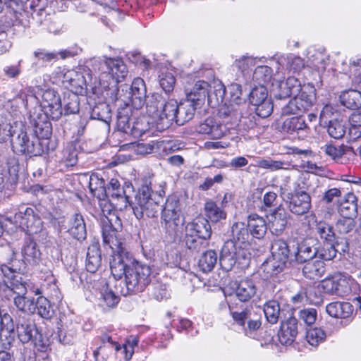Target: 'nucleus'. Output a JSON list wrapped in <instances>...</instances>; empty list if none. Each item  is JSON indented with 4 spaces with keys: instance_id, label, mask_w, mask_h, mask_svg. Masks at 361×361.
I'll return each instance as SVG.
<instances>
[{
    "instance_id": "nucleus-1",
    "label": "nucleus",
    "mask_w": 361,
    "mask_h": 361,
    "mask_svg": "<svg viewBox=\"0 0 361 361\" xmlns=\"http://www.w3.org/2000/svg\"><path fill=\"white\" fill-rule=\"evenodd\" d=\"M106 197L110 201L120 202V209H126L130 205L137 219L154 218L159 210V200L164 195L161 190L159 195L154 192L147 183L141 185L131 200V194L134 192L133 186L130 183L121 185L117 179L112 178L106 185Z\"/></svg>"
},
{
    "instance_id": "nucleus-2",
    "label": "nucleus",
    "mask_w": 361,
    "mask_h": 361,
    "mask_svg": "<svg viewBox=\"0 0 361 361\" xmlns=\"http://www.w3.org/2000/svg\"><path fill=\"white\" fill-rule=\"evenodd\" d=\"M111 272L115 279L125 277L126 288L120 293L124 296L143 292L152 279L151 267L137 261L132 255H118L111 262Z\"/></svg>"
},
{
    "instance_id": "nucleus-3",
    "label": "nucleus",
    "mask_w": 361,
    "mask_h": 361,
    "mask_svg": "<svg viewBox=\"0 0 361 361\" xmlns=\"http://www.w3.org/2000/svg\"><path fill=\"white\" fill-rule=\"evenodd\" d=\"M100 225L103 243L104 245H108L112 250L113 255L110 259V264L114 257L124 255H132L126 251L123 242L117 236L118 230L121 227V222L116 215L109 214V216H102L100 218Z\"/></svg>"
},
{
    "instance_id": "nucleus-4",
    "label": "nucleus",
    "mask_w": 361,
    "mask_h": 361,
    "mask_svg": "<svg viewBox=\"0 0 361 361\" xmlns=\"http://www.w3.org/2000/svg\"><path fill=\"white\" fill-rule=\"evenodd\" d=\"M16 322L18 336L23 343L31 342L37 350H47L49 341L42 335L32 319L27 316L19 315L16 319Z\"/></svg>"
},
{
    "instance_id": "nucleus-5",
    "label": "nucleus",
    "mask_w": 361,
    "mask_h": 361,
    "mask_svg": "<svg viewBox=\"0 0 361 361\" xmlns=\"http://www.w3.org/2000/svg\"><path fill=\"white\" fill-rule=\"evenodd\" d=\"M250 258V253L247 248L227 240L224 243L219 257V264L222 269L231 271L238 262L240 264H247Z\"/></svg>"
},
{
    "instance_id": "nucleus-6",
    "label": "nucleus",
    "mask_w": 361,
    "mask_h": 361,
    "mask_svg": "<svg viewBox=\"0 0 361 361\" xmlns=\"http://www.w3.org/2000/svg\"><path fill=\"white\" fill-rule=\"evenodd\" d=\"M11 147L16 154L29 157L40 156L43 154L42 144L31 130L22 128L17 136L11 140Z\"/></svg>"
},
{
    "instance_id": "nucleus-7",
    "label": "nucleus",
    "mask_w": 361,
    "mask_h": 361,
    "mask_svg": "<svg viewBox=\"0 0 361 361\" xmlns=\"http://www.w3.org/2000/svg\"><path fill=\"white\" fill-rule=\"evenodd\" d=\"M316 102L314 86H304L301 92L281 108L282 115L300 114L308 111Z\"/></svg>"
},
{
    "instance_id": "nucleus-8",
    "label": "nucleus",
    "mask_w": 361,
    "mask_h": 361,
    "mask_svg": "<svg viewBox=\"0 0 361 361\" xmlns=\"http://www.w3.org/2000/svg\"><path fill=\"white\" fill-rule=\"evenodd\" d=\"M90 63L94 71H101L103 73H108L118 82L123 79L128 73L127 67L121 59L106 58L101 61L99 58L94 57L90 59Z\"/></svg>"
},
{
    "instance_id": "nucleus-9",
    "label": "nucleus",
    "mask_w": 361,
    "mask_h": 361,
    "mask_svg": "<svg viewBox=\"0 0 361 361\" xmlns=\"http://www.w3.org/2000/svg\"><path fill=\"white\" fill-rule=\"evenodd\" d=\"M285 202L289 212L296 216L307 214L312 207L311 197L305 190H295L288 193Z\"/></svg>"
},
{
    "instance_id": "nucleus-10",
    "label": "nucleus",
    "mask_w": 361,
    "mask_h": 361,
    "mask_svg": "<svg viewBox=\"0 0 361 361\" xmlns=\"http://www.w3.org/2000/svg\"><path fill=\"white\" fill-rule=\"evenodd\" d=\"M41 106L44 114L52 120L58 121L63 114L61 99L59 94L54 89H47L41 95Z\"/></svg>"
},
{
    "instance_id": "nucleus-11",
    "label": "nucleus",
    "mask_w": 361,
    "mask_h": 361,
    "mask_svg": "<svg viewBox=\"0 0 361 361\" xmlns=\"http://www.w3.org/2000/svg\"><path fill=\"white\" fill-rule=\"evenodd\" d=\"M180 201L176 195L169 196L161 212V220L167 229L175 230L180 223Z\"/></svg>"
},
{
    "instance_id": "nucleus-12",
    "label": "nucleus",
    "mask_w": 361,
    "mask_h": 361,
    "mask_svg": "<svg viewBox=\"0 0 361 361\" xmlns=\"http://www.w3.org/2000/svg\"><path fill=\"white\" fill-rule=\"evenodd\" d=\"M121 91L123 92L124 89L128 94V100H124L127 104L131 103L132 106L136 109H141L146 102L147 88L145 82L141 78H135L132 82L130 87L127 85L121 86Z\"/></svg>"
},
{
    "instance_id": "nucleus-13",
    "label": "nucleus",
    "mask_w": 361,
    "mask_h": 361,
    "mask_svg": "<svg viewBox=\"0 0 361 361\" xmlns=\"http://www.w3.org/2000/svg\"><path fill=\"white\" fill-rule=\"evenodd\" d=\"M6 170L0 173V192L5 196H10L15 190L19 179V164L16 159H11L6 164Z\"/></svg>"
},
{
    "instance_id": "nucleus-14",
    "label": "nucleus",
    "mask_w": 361,
    "mask_h": 361,
    "mask_svg": "<svg viewBox=\"0 0 361 361\" xmlns=\"http://www.w3.org/2000/svg\"><path fill=\"white\" fill-rule=\"evenodd\" d=\"M178 102L174 99L164 102L154 123L159 131L168 129L173 121L176 123Z\"/></svg>"
},
{
    "instance_id": "nucleus-15",
    "label": "nucleus",
    "mask_w": 361,
    "mask_h": 361,
    "mask_svg": "<svg viewBox=\"0 0 361 361\" xmlns=\"http://www.w3.org/2000/svg\"><path fill=\"white\" fill-rule=\"evenodd\" d=\"M266 216L271 232L276 235H279L285 230L290 215L282 204H280L271 210Z\"/></svg>"
},
{
    "instance_id": "nucleus-16",
    "label": "nucleus",
    "mask_w": 361,
    "mask_h": 361,
    "mask_svg": "<svg viewBox=\"0 0 361 361\" xmlns=\"http://www.w3.org/2000/svg\"><path fill=\"white\" fill-rule=\"evenodd\" d=\"M282 131L290 135H296L298 138L304 139L310 133L305 120L302 116L291 117L286 119L281 126Z\"/></svg>"
},
{
    "instance_id": "nucleus-17",
    "label": "nucleus",
    "mask_w": 361,
    "mask_h": 361,
    "mask_svg": "<svg viewBox=\"0 0 361 361\" xmlns=\"http://www.w3.org/2000/svg\"><path fill=\"white\" fill-rule=\"evenodd\" d=\"M314 242L312 238H307L296 244L293 252L296 262L303 264L316 257L317 251Z\"/></svg>"
},
{
    "instance_id": "nucleus-18",
    "label": "nucleus",
    "mask_w": 361,
    "mask_h": 361,
    "mask_svg": "<svg viewBox=\"0 0 361 361\" xmlns=\"http://www.w3.org/2000/svg\"><path fill=\"white\" fill-rule=\"evenodd\" d=\"M196 131L209 135L211 139H220L225 135L226 128L214 118L209 117L196 127Z\"/></svg>"
},
{
    "instance_id": "nucleus-19",
    "label": "nucleus",
    "mask_w": 361,
    "mask_h": 361,
    "mask_svg": "<svg viewBox=\"0 0 361 361\" xmlns=\"http://www.w3.org/2000/svg\"><path fill=\"white\" fill-rule=\"evenodd\" d=\"M48 117L45 115L42 118L39 114L36 116L35 114L30 115V122L33 128L31 132L36 137H38L39 140L51 137L52 126L47 120Z\"/></svg>"
},
{
    "instance_id": "nucleus-20",
    "label": "nucleus",
    "mask_w": 361,
    "mask_h": 361,
    "mask_svg": "<svg viewBox=\"0 0 361 361\" xmlns=\"http://www.w3.org/2000/svg\"><path fill=\"white\" fill-rule=\"evenodd\" d=\"M185 232L193 234L205 240H209L212 233V227L207 219L200 216L186 224Z\"/></svg>"
},
{
    "instance_id": "nucleus-21",
    "label": "nucleus",
    "mask_w": 361,
    "mask_h": 361,
    "mask_svg": "<svg viewBox=\"0 0 361 361\" xmlns=\"http://www.w3.org/2000/svg\"><path fill=\"white\" fill-rule=\"evenodd\" d=\"M231 285L235 293L236 297L242 302L250 300L257 292L255 282L250 279L235 281Z\"/></svg>"
},
{
    "instance_id": "nucleus-22",
    "label": "nucleus",
    "mask_w": 361,
    "mask_h": 361,
    "mask_svg": "<svg viewBox=\"0 0 361 361\" xmlns=\"http://www.w3.org/2000/svg\"><path fill=\"white\" fill-rule=\"evenodd\" d=\"M67 232L73 238L78 241L86 239V224L83 216L80 214L75 213L69 217Z\"/></svg>"
},
{
    "instance_id": "nucleus-23",
    "label": "nucleus",
    "mask_w": 361,
    "mask_h": 361,
    "mask_svg": "<svg viewBox=\"0 0 361 361\" xmlns=\"http://www.w3.org/2000/svg\"><path fill=\"white\" fill-rule=\"evenodd\" d=\"M298 333V320L296 318L290 317L286 322L281 323L278 333L279 340L283 345H290L296 338Z\"/></svg>"
},
{
    "instance_id": "nucleus-24",
    "label": "nucleus",
    "mask_w": 361,
    "mask_h": 361,
    "mask_svg": "<svg viewBox=\"0 0 361 361\" xmlns=\"http://www.w3.org/2000/svg\"><path fill=\"white\" fill-rule=\"evenodd\" d=\"M21 252L24 262L31 265H37L41 260L42 253L36 242L30 238L25 239Z\"/></svg>"
},
{
    "instance_id": "nucleus-25",
    "label": "nucleus",
    "mask_w": 361,
    "mask_h": 361,
    "mask_svg": "<svg viewBox=\"0 0 361 361\" xmlns=\"http://www.w3.org/2000/svg\"><path fill=\"white\" fill-rule=\"evenodd\" d=\"M326 311L332 317L348 319L352 317L354 307L348 302H333L326 305Z\"/></svg>"
},
{
    "instance_id": "nucleus-26",
    "label": "nucleus",
    "mask_w": 361,
    "mask_h": 361,
    "mask_svg": "<svg viewBox=\"0 0 361 361\" xmlns=\"http://www.w3.org/2000/svg\"><path fill=\"white\" fill-rule=\"evenodd\" d=\"M211 85L204 80L197 81L190 92L187 93V99L195 103L196 106L201 107L204 104L208 96V88Z\"/></svg>"
},
{
    "instance_id": "nucleus-27",
    "label": "nucleus",
    "mask_w": 361,
    "mask_h": 361,
    "mask_svg": "<svg viewBox=\"0 0 361 361\" xmlns=\"http://www.w3.org/2000/svg\"><path fill=\"white\" fill-rule=\"evenodd\" d=\"M247 226L250 234L255 238L262 239L267 233V224L265 219L257 214H251L247 216Z\"/></svg>"
},
{
    "instance_id": "nucleus-28",
    "label": "nucleus",
    "mask_w": 361,
    "mask_h": 361,
    "mask_svg": "<svg viewBox=\"0 0 361 361\" xmlns=\"http://www.w3.org/2000/svg\"><path fill=\"white\" fill-rule=\"evenodd\" d=\"M199 108L200 107L196 106L195 103L188 99L178 103L176 123L182 126L190 121L193 118L195 111Z\"/></svg>"
},
{
    "instance_id": "nucleus-29",
    "label": "nucleus",
    "mask_w": 361,
    "mask_h": 361,
    "mask_svg": "<svg viewBox=\"0 0 361 361\" xmlns=\"http://www.w3.org/2000/svg\"><path fill=\"white\" fill-rule=\"evenodd\" d=\"M102 265V255L97 243L91 244L87 252L85 267L88 272L95 273Z\"/></svg>"
},
{
    "instance_id": "nucleus-30",
    "label": "nucleus",
    "mask_w": 361,
    "mask_h": 361,
    "mask_svg": "<svg viewBox=\"0 0 361 361\" xmlns=\"http://www.w3.org/2000/svg\"><path fill=\"white\" fill-rule=\"evenodd\" d=\"M304 264L302 271L305 278L318 280L324 276L326 271L324 261L312 259Z\"/></svg>"
},
{
    "instance_id": "nucleus-31",
    "label": "nucleus",
    "mask_w": 361,
    "mask_h": 361,
    "mask_svg": "<svg viewBox=\"0 0 361 361\" xmlns=\"http://www.w3.org/2000/svg\"><path fill=\"white\" fill-rule=\"evenodd\" d=\"M183 243L185 247L192 255L198 254L204 251L209 246V240L201 238L193 234L185 233L183 237Z\"/></svg>"
},
{
    "instance_id": "nucleus-32",
    "label": "nucleus",
    "mask_w": 361,
    "mask_h": 361,
    "mask_svg": "<svg viewBox=\"0 0 361 361\" xmlns=\"http://www.w3.org/2000/svg\"><path fill=\"white\" fill-rule=\"evenodd\" d=\"M204 212L206 219L212 223L220 222L221 220H225L227 217L225 209L222 207H219L217 202L212 200L205 202Z\"/></svg>"
},
{
    "instance_id": "nucleus-33",
    "label": "nucleus",
    "mask_w": 361,
    "mask_h": 361,
    "mask_svg": "<svg viewBox=\"0 0 361 361\" xmlns=\"http://www.w3.org/2000/svg\"><path fill=\"white\" fill-rule=\"evenodd\" d=\"M247 226L243 222H235L231 227L232 238L229 240H233L234 243L245 247L249 245L248 239L250 237Z\"/></svg>"
},
{
    "instance_id": "nucleus-34",
    "label": "nucleus",
    "mask_w": 361,
    "mask_h": 361,
    "mask_svg": "<svg viewBox=\"0 0 361 361\" xmlns=\"http://www.w3.org/2000/svg\"><path fill=\"white\" fill-rule=\"evenodd\" d=\"M337 295L345 297L349 295L357 286L356 281L351 276L348 274H340L337 277Z\"/></svg>"
},
{
    "instance_id": "nucleus-35",
    "label": "nucleus",
    "mask_w": 361,
    "mask_h": 361,
    "mask_svg": "<svg viewBox=\"0 0 361 361\" xmlns=\"http://www.w3.org/2000/svg\"><path fill=\"white\" fill-rule=\"evenodd\" d=\"M165 99L158 93H153L146 99V109L147 114L155 121L157 116L164 104Z\"/></svg>"
},
{
    "instance_id": "nucleus-36",
    "label": "nucleus",
    "mask_w": 361,
    "mask_h": 361,
    "mask_svg": "<svg viewBox=\"0 0 361 361\" xmlns=\"http://www.w3.org/2000/svg\"><path fill=\"white\" fill-rule=\"evenodd\" d=\"M342 105L350 109H357L361 107V92L355 90L344 91L340 95Z\"/></svg>"
},
{
    "instance_id": "nucleus-37",
    "label": "nucleus",
    "mask_w": 361,
    "mask_h": 361,
    "mask_svg": "<svg viewBox=\"0 0 361 361\" xmlns=\"http://www.w3.org/2000/svg\"><path fill=\"white\" fill-rule=\"evenodd\" d=\"M324 152L326 155L331 157L334 161L343 163V159L345 156H349V154L353 153V149L344 145L338 147L332 144H328L324 146Z\"/></svg>"
},
{
    "instance_id": "nucleus-38",
    "label": "nucleus",
    "mask_w": 361,
    "mask_h": 361,
    "mask_svg": "<svg viewBox=\"0 0 361 361\" xmlns=\"http://www.w3.org/2000/svg\"><path fill=\"white\" fill-rule=\"evenodd\" d=\"M90 192L99 200H104L106 197V185L103 178L97 174H92L89 180Z\"/></svg>"
},
{
    "instance_id": "nucleus-39",
    "label": "nucleus",
    "mask_w": 361,
    "mask_h": 361,
    "mask_svg": "<svg viewBox=\"0 0 361 361\" xmlns=\"http://www.w3.org/2000/svg\"><path fill=\"white\" fill-rule=\"evenodd\" d=\"M271 251L274 259L288 262L290 251L285 240L281 239L274 240L271 245Z\"/></svg>"
},
{
    "instance_id": "nucleus-40",
    "label": "nucleus",
    "mask_w": 361,
    "mask_h": 361,
    "mask_svg": "<svg viewBox=\"0 0 361 361\" xmlns=\"http://www.w3.org/2000/svg\"><path fill=\"white\" fill-rule=\"evenodd\" d=\"M37 313L43 319H50L55 314L53 305L50 301L44 296H39L37 298L35 302V312Z\"/></svg>"
},
{
    "instance_id": "nucleus-41",
    "label": "nucleus",
    "mask_w": 361,
    "mask_h": 361,
    "mask_svg": "<svg viewBox=\"0 0 361 361\" xmlns=\"http://www.w3.org/2000/svg\"><path fill=\"white\" fill-rule=\"evenodd\" d=\"M357 198L353 193H348L346 199L341 202L339 212L343 217H354L357 215Z\"/></svg>"
},
{
    "instance_id": "nucleus-42",
    "label": "nucleus",
    "mask_w": 361,
    "mask_h": 361,
    "mask_svg": "<svg viewBox=\"0 0 361 361\" xmlns=\"http://www.w3.org/2000/svg\"><path fill=\"white\" fill-rule=\"evenodd\" d=\"M218 256L214 250H208L204 252L198 261V266L204 273L211 271L217 263Z\"/></svg>"
},
{
    "instance_id": "nucleus-43",
    "label": "nucleus",
    "mask_w": 361,
    "mask_h": 361,
    "mask_svg": "<svg viewBox=\"0 0 361 361\" xmlns=\"http://www.w3.org/2000/svg\"><path fill=\"white\" fill-rule=\"evenodd\" d=\"M58 338L61 343L70 345L73 343L76 336V329L71 322L69 324H61L58 328Z\"/></svg>"
},
{
    "instance_id": "nucleus-44",
    "label": "nucleus",
    "mask_w": 361,
    "mask_h": 361,
    "mask_svg": "<svg viewBox=\"0 0 361 361\" xmlns=\"http://www.w3.org/2000/svg\"><path fill=\"white\" fill-rule=\"evenodd\" d=\"M64 111L66 115L75 114L80 110V98L73 90L65 94L63 97Z\"/></svg>"
},
{
    "instance_id": "nucleus-45",
    "label": "nucleus",
    "mask_w": 361,
    "mask_h": 361,
    "mask_svg": "<svg viewBox=\"0 0 361 361\" xmlns=\"http://www.w3.org/2000/svg\"><path fill=\"white\" fill-rule=\"evenodd\" d=\"M211 89L212 87L208 88L207 102L209 106H214L223 102L226 94V87L222 83L218 82L214 83L212 91Z\"/></svg>"
},
{
    "instance_id": "nucleus-46",
    "label": "nucleus",
    "mask_w": 361,
    "mask_h": 361,
    "mask_svg": "<svg viewBox=\"0 0 361 361\" xmlns=\"http://www.w3.org/2000/svg\"><path fill=\"white\" fill-rule=\"evenodd\" d=\"M35 300L32 297H26L25 295H16L14 298V305L16 308L25 314L35 313Z\"/></svg>"
},
{
    "instance_id": "nucleus-47",
    "label": "nucleus",
    "mask_w": 361,
    "mask_h": 361,
    "mask_svg": "<svg viewBox=\"0 0 361 361\" xmlns=\"http://www.w3.org/2000/svg\"><path fill=\"white\" fill-rule=\"evenodd\" d=\"M91 118L106 123H109L111 118L109 106L105 102L96 104L92 109Z\"/></svg>"
},
{
    "instance_id": "nucleus-48",
    "label": "nucleus",
    "mask_w": 361,
    "mask_h": 361,
    "mask_svg": "<svg viewBox=\"0 0 361 361\" xmlns=\"http://www.w3.org/2000/svg\"><path fill=\"white\" fill-rule=\"evenodd\" d=\"M315 229L321 239L329 243H334L336 234L332 226L325 221H319L317 223Z\"/></svg>"
},
{
    "instance_id": "nucleus-49",
    "label": "nucleus",
    "mask_w": 361,
    "mask_h": 361,
    "mask_svg": "<svg viewBox=\"0 0 361 361\" xmlns=\"http://www.w3.org/2000/svg\"><path fill=\"white\" fill-rule=\"evenodd\" d=\"M280 305L276 300H269L264 306V313L270 324H276L280 316Z\"/></svg>"
},
{
    "instance_id": "nucleus-50",
    "label": "nucleus",
    "mask_w": 361,
    "mask_h": 361,
    "mask_svg": "<svg viewBox=\"0 0 361 361\" xmlns=\"http://www.w3.org/2000/svg\"><path fill=\"white\" fill-rule=\"evenodd\" d=\"M63 156L61 158V163L66 166H73L78 163V152L76 147L73 144L68 145L63 150Z\"/></svg>"
},
{
    "instance_id": "nucleus-51",
    "label": "nucleus",
    "mask_w": 361,
    "mask_h": 361,
    "mask_svg": "<svg viewBox=\"0 0 361 361\" xmlns=\"http://www.w3.org/2000/svg\"><path fill=\"white\" fill-rule=\"evenodd\" d=\"M327 132L330 137L339 140L343 137L346 132V127L342 121L338 119L329 121Z\"/></svg>"
},
{
    "instance_id": "nucleus-52",
    "label": "nucleus",
    "mask_w": 361,
    "mask_h": 361,
    "mask_svg": "<svg viewBox=\"0 0 361 361\" xmlns=\"http://www.w3.org/2000/svg\"><path fill=\"white\" fill-rule=\"evenodd\" d=\"M349 134L355 140L361 137V111L353 113L349 117Z\"/></svg>"
},
{
    "instance_id": "nucleus-53",
    "label": "nucleus",
    "mask_w": 361,
    "mask_h": 361,
    "mask_svg": "<svg viewBox=\"0 0 361 361\" xmlns=\"http://www.w3.org/2000/svg\"><path fill=\"white\" fill-rule=\"evenodd\" d=\"M130 110L128 108L119 110L117 114V127L119 130L128 133L132 128L130 117Z\"/></svg>"
},
{
    "instance_id": "nucleus-54",
    "label": "nucleus",
    "mask_w": 361,
    "mask_h": 361,
    "mask_svg": "<svg viewBox=\"0 0 361 361\" xmlns=\"http://www.w3.org/2000/svg\"><path fill=\"white\" fill-rule=\"evenodd\" d=\"M355 225L356 222L354 219L342 216L336 224V231L338 235H346L355 229Z\"/></svg>"
},
{
    "instance_id": "nucleus-55",
    "label": "nucleus",
    "mask_w": 361,
    "mask_h": 361,
    "mask_svg": "<svg viewBox=\"0 0 361 361\" xmlns=\"http://www.w3.org/2000/svg\"><path fill=\"white\" fill-rule=\"evenodd\" d=\"M268 92L264 85H259L253 87L249 94V100L255 106L265 99H268Z\"/></svg>"
},
{
    "instance_id": "nucleus-56",
    "label": "nucleus",
    "mask_w": 361,
    "mask_h": 361,
    "mask_svg": "<svg viewBox=\"0 0 361 361\" xmlns=\"http://www.w3.org/2000/svg\"><path fill=\"white\" fill-rule=\"evenodd\" d=\"M272 77V69L267 66H260L256 68L253 73V78L258 81L259 85L269 82Z\"/></svg>"
},
{
    "instance_id": "nucleus-57",
    "label": "nucleus",
    "mask_w": 361,
    "mask_h": 361,
    "mask_svg": "<svg viewBox=\"0 0 361 361\" xmlns=\"http://www.w3.org/2000/svg\"><path fill=\"white\" fill-rule=\"evenodd\" d=\"M11 123L6 118L0 116V142H6L13 135L15 131Z\"/></svg>"
},
{
    "instance_id": "nucleus-58",
    "label": "nucleus",
    "mask_w": 361,
    "mask_h": 361,
    "mask_svg": "<svg viewBox=\"0 0 361 361\" xmlns=\"http://www.w3.org/2000/svg\"><path fill=\"white\" fill-rule=\"evenodd\" d=\"M326 338V333L321 328H312L307 331L306 338L307 342L313 346H317Z\"/></svg>"
},
{
    "instance_id": "nucleus-59",
    "label": "nucleus",
    "mask_w": 361,
    "mask_h": 361,
    "mask_svg": "<svg viewBox=\"0 0 361 361\" xmlns=\"http://www.w3.org/2000/svg\"><path fill=\"white\" fill-rule=\"evenodd\" d=\"M316 257L323 260L329 261L333 259L336 256V250H335L334 243L324 245L322 247H317Z\"/></svg>"
},
{
    "instance_id": "nucleus-60",
    "label": "nucleus",
    "mask_w": 361,
    "mask_h": 361,
    "mask_svg": "<svg viewBox=\"0 0 361 361\" xmlns=\"http://www.w3.org/2000/svg\"><path fill=\"white\" fill-rule=\"evenodd\" d=\"M175 83L176 78L171 73L165 72L159 75V85L166 93L173 91Z\"/></svg>"
},
{
    "instance_id": "nucleus-61",
    "label": "nucleus",
    "mask_w": 361,
    "mask_h": 361,
    "mask_svg": "<svg viewBox=\"0 0 361 361\" xmlns=\"http://www.w3.org/2000/svg\"><path fill=\"white\" fill-rule=\"evenodd\" d=\"M255 110L259 117L267 118L269 116L274 109L272 101L270 99H265L262 102L255 105Z\"/></svg>"
},
{
    "instance_id": "nucleus-62",
    "label": "nucleus",
    "mask_w": 361,
    "mask_h": 361,
    "mask_svg": "<svg viewBox=\"0 0 361 361\" xmlns=\"http://www.w3.org/2000/svg\"><path fill=\"white\" fill-rule=\"evenodd\" d=\"M305 59L293 54L286 58V67L293 72H299L305 68Z\"/></svg>"
},
{
    "instance_id": "nucleus-63",
    "label": "nucleus",
    "mask_w": 361,
    "mask_h": 361,
    "mask_svg": "<svg viewBox=\"0 0 361 361\" xmlns=\"http://www.w3.org/2000/svg\"><path fill=\"white\" fill-rule=\"evenodd\" d=\"M7 283L11 288L16 291V295L25 294L27 291L25 283L22 281V277L19 274L12 276L9 282Z\"/></svg>"
},
{
    "instance_id": "nucleus-64",
    "label": "nucleus",
    "mask_w": 361,
    "mask_h": 361,
    "mask_svg": "<svg viewBox=\"0 0 361 361\" xmlns=\"http://www.w3.org/2000/svg\"><path fill=\"white\" fill-rule=\"evenodd\" d=\"M286 264L287 262H286L279 261L272 257V259L267 262L265 268L267 270V272L272 276L282 272L286 267Z\"/></svg>"
}]
</instances>
